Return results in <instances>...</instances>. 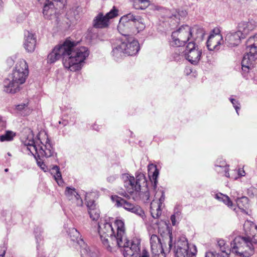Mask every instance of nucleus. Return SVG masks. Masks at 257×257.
I'll list each match as a JSON object with an SVG mask.
<instances>
[{
    "label": "nucleus",
    "mask_w": 257,
    "mask_h": 257,
    "mask_svg": "<svg viewBox=\"0 0 257 257\" xmlns=\"http://www.w3.org/2000/svg\"><path fill=\"white\" fill-rule=\"evenodd\" d=\"M122 41L123 44L126 45L124 48L125 55L133 56L138 52L140 49L139 44L133 37L125 38Z\"/></svg>",
    "instance_id": "nucleus-16"
},
{
    "label": "nucleus",
    "mask_w": 257,
    "mask_h": 257,
    "mask_svg": "<svg viewBox=\"0 0 257 257\" xmlns=\"http://www.w3.org/2000/svg\"><path fill=\"white\" fill-rule=\"evenodd\" d=\"M215 257H228V252H221V253L215 252Z\"/></svg>",
    "instance_id": "nucleus-49"
},
{
    "label": "nucleus",
    "mask_w": 257,
    "mask_h": 257,
    "mask_svg": "<svg viewBox=\"0 0 257 257\" xmlns=\"http://www.w3.org/2000/svg\"><path fill=\"white\" fill-rule=\"evenodd\" d=\"M191 28L188 25H183L178 30L172 33V40L170 45L172 46L180 47L184 46L187 42H189L192 35Z\"/></svg>",
    "instance_id": "nucleus-8"
},
{
    "label": "nucleus",
    "mask_w": 257,
    "mask_h": 257,
    "mask_svg": "<svg viewBox=\"0 0 257 257\" xmlns=\"http://www.w3.org/2000/svg\"><path fill=\"white\" fill-rule=\"evenodd\" d=\"M16 109L17 113L24 116L27 115L29 111L28 110V103L19 104L16 106Z\"/></svg>",
    "instance_id": "nucleus-33"
},
{
    "label": "nucleus",
    "mask_w": 257,
    "mask_h": 257,
    "mask_svg": "<svg viewBox=\"0 0 257 257\" xmlns=\"http://www.w3.org/2000/svg\"><path fill=\"white\" fill-rule=\"evenodd\" d=\"M245 236H237L230 242L229 252L235 253L241 257H249L254 252V247L251 245Z\"/></svg>",
    "instance_id": "nucleus-5"
},
{
    "label": "nucleus",
    "mask_w": 257,
    "mask_h": 257,
    "mask_svg": "<svg viewBox=\"0 0 257 257\" xmlns=\"http://www.w3.org/2000/svg\"><path fill=\"white\" fill-rule=\"evenodd\" d=\"M65 194L68 199L72 201V202L75 203L77 206H81L82 205V200L74 188L67 187Z\"/></svg>",
    "instance_id": "nucleus-22"
},
{
    "label": "nucleus",
    "mask_w": 257,
    "mask_h": 257,
    "mask_svg": "<svg viewBox=\"0 0 257 257\" xmlns=\"http://www.w3.org/2000/svg\"><path fill=\"white\" fill-rule=\"evenodd\" d=\"M180 52H177L176 51L174 54H173V58H174V59L175 60V61H179L180 59H181V56L180 55Z\"/></svg>",
    "instance_id": "nucleus-46"
},
{
    "label": "nucleus",
    "mask_w": 257,
    "mask_h": 257,
    "mask_svg": "<svg viewBox=\"0 0 257 257\" xmlns=\"http://www.w3.org/2000/svg\"><path fill=\"white\" fill-rule=\"evenodd\" d=\"M51 174H54L55 179L58 184H59V181L62 182V176L59 167L58 166L55 165L52 168Z\"/></svg>",
    "instance_id": "nucleus-35"
},
{
    "label": "nucleus",
    "mask_w": 257,
    "mask_h": 257,
    "mask_svg": "<svg viewBox=\"0 0 257 257\" xmlns=\"http://www.w3.org/2000/svg\"><path fill=\"white\" fill-rule=\"evenodd\" d=\"M43 232V230L41 227H37L35 229L34 233L37 243H39V240L41 241L42 240V234Z\"/></svg>",
    "instance_id": "nucleus-40"
},
{
    "label": "nucleus",
    "mask_w": 257,
    "mask_h": 257,
    "mask_svg": "<svg viewBox=\"0 0 257 257\" xmlns=\"http://www.w3.org/2000/svg\"><path fill=\"white\" fill-rule=\"evenodd\" d=\"M118 177V174L111 175L107 178V181L109 183L113 182Z\"/></svg>",
    "instance_id": "nucleus-44"
},
{
    "label": "nucleus",
    "mask_w": 257,
    "mask_h": 257,
    "mask_svg": "<svg viewBox=\"0 0 257 257\" xmlns=\"http://www.w3.org/2000/svg\"><path fill=\"white\" fill-rule=\"evenodd\" d=\"M140 242L138 240L129 241V244H125L123 248L124 257H150L149 252L143 249L140 253Z\"/></svg>",
    "instance_id": "nucleus-11"
},
{
    "label": "nucleus",
    "mask_w": 257,
    "mask_h": 257,
    "mask_svg": "<svg viewBox=\"0 0 257 257\" xmlns=\"http://www.w3.org/2000/svg\"><path fill=\"white\" fill-rule=\"evenodd\" d=\"M85 199L86 200V206L88 208V211L90 218L94 221L98 220L100 217V210L97 207L96 204L94 200H87L86 197Z\"/></svg>",
    "instance_id": "nucleus-23"
},
{
    "label": "nucleus",
    "mask_w": 257,
    "mask_h": 257,
    "mask_svg": "<svg viewBox=\"0 0 257 257\" xmlns=\"http://www.w3.org/2000/svg\"><path fill=\"white\" fill-rule=\"evenodd\" d=\"M161 194H162L160 198H159V203L158 204L161 206L162 204V203L164 202V201L165 200V193L164 192V191H162Z\"/></svg>",
    "instance_id": "nucleus-50"
},
{
    "label": "nucleus",
    "mask_w": 257,
    "mask_h": 257,
    "mask_svg": "<svg viewBox=\"0 0 257 257\" xmlns=\"http://www.w3.org/2000/svg\"><path fill=\"white\" fill-rule=\"evenodd\" d=\"M112 41H113V42L112 43V44L113 42H115V41H114V40H112Z\"/></svg>",
    "instance_id": "nucleus-61"
},
{
    "label": "nucleus",
    "mask_w": 257,
    "mask_h": 257,
    "mask_svg": "<svg viewBox=\"0 0 257 257\" xmlns=\"http://www.w3.org/2000/svg\"><path fill=\"white\" fill-rule=\"evenodd\" d=\"M59 123L60 124H62L64 126H65V125H66L67 124L68 122H67V121H66V120H62V121H59Z\"/></svg>",
    "instance_id": "nucleus-56"
},
{
    "label": "nucleus",
    "mask_w": 257,
    "mask_h": 257,
    "mask_svg": "<svg viewBox=\"0 0 257 257\" xmlns=\"http://www.w3.org/2000/svg\"><path fill=\"white\" fill-rule=\"evenodd\" d=\"M225 245V243L223 239H220L217 241V245L222 252H229V250H228L229 248L226 249Z\"/></svg>",
    "instance_id": "nucleus-42"
},
{
    "label": "nucleus",
    "mask_w": 257,
    "mask_h": 257,
    "mask_svg": "<svg viewBox=\"0 0 257 257\" xmlns=\"http://www.w3.org/2000/svg\"><path fill=\"white\" fill-rule=\"evenodd\" d=\"M132 24L135 26L138 32L144 30L145 27L140 16H136L130 13L121 17L117 26V29L122 35L126 36L127 34L124 32L127 31L129 26Z\"/></svg>",
    "instance_id": "nucleus-7"
},
{
    "label": "nucleus",
    "mask_w": 257,
    "mask_h": 257,
    "mask_svg": "<svg viewBox=\"0 0 257 257\" xmlns=\"http://www.w3.org/2000/svg\"><path fill=\"white\" fill-rule=\"evenodd\" d=\"M66 0H45L43 14L46 19L56 18L59 10L62 9L66 4Z\"/></svg>",
    "instance_id": "nucleus-9"
},
{
    "label": "nucleus",
    "mask_w": 257,
    "mask_h": 257,
    "mask_svg": "<svg viewBox=\"0 0 257 257\" xmlns=\"http://www.w3.org/2000/svg\"><path fill=\"white\" fill-rule=\"evenodd\" d=\"M181 210L180 209L176 207L175 208V212L174 214L172 215L171 216V220L172 221V224L173 225H175V218L176 217H179L181 215Z\"/></svg>",
    "instance_id": "nucleus-41"
},
{
    "label": "nucleus",
    "mask_w": 257,
    "mask_h": 257,
    "mask_svg": "<svg viewBox=\"0 0 257 257\" xmlns=\"http://www.w3.org/2000/svg\"><path fill=\"white\" fill-rule=\"evenodd\" d=\"M243 228L246 238L253 246V244H257V226L247 222L244 224Z\"/></svg>",
    "instance_id": "nucleus-15"
},
{
    "label": "nucleus",
    "mask_w": 257,
    "mask_h": 257,
    "mask_svg": "<svg viewBox=\"0 0 257 257\" xmlns=\"http://www.w3.org/2000/svg\"><path fill=\"white\" fill-rule=\"evenodd\" d=\"M5 254V252L4 251V252L2 254H0V257H4Z\"/></svg>",
    "instance_id": "nucleus-57"
},
{
    "label": "nucleus",
    "mask_w": 257,
    "mask_h": 257,
    "mask_svg": "<svg viewBox=\"0 0 257 257\" xmlns=\"http://www.w3.org/2000/svg\"><path fill=\"white\" fill-rule=\"evenodd\" d=\"M224 41L222 36L218 32V30L215 34H211L209 36L206 42L207 47L209 50H218V46L223 44Z\"/></svg>",
    "instance_id": "nucleus-18"
},
{
    "label": "nucleus",
    "mask_w": 257,
    "mask_h": 257,
    "mask_svg": "<svg viewBox=\"0 0 257 257\" xmlns=\"http://www.w3.org/2000/svg\"><path fill=\"white\" fill-rule=\"evenodd\" d=\"M89 55V51L85 47H77L76 43L67 39L62 44L54 47L48 55V62L53 63L60 58L65 68L71 71L80 70L82 63Z\"/></svg>",
    "instance_id": "nucleus-1"
},
{
    "label": "nucleus",
    "mask_w": 257,
    "mask_h": 257,
    "mask_svg": "<svg viewBox=\"0 0 257 257\" xmlns=\"http://www.w3.org/2000/svg\"><path fill=\"white\" fill-rule=\"evenodd\" d=\"M243 37L236 31L234 32H230L226 34L224 44L228 47H234L238 46Z\"/></svg>",
    "instance_id": "nucleus-21"
},
{
    "label": "nucleus",
    "mask_w": 257,
    "mask_h": 257,
    "mask_svg": "<svg viewBox=\"0 0 257 257\" xmlns=\"http://www.w3.org/2000/svg\"><path fill=\"white\" fill-rule=\"evenodd\" d=\"M238 175L239 176H244L245 175V172L243 170H241L239 169L237 171Z\"/></svg>",
    "instance_id": "nucleus-54"
},
{
    "label": "nucleus",
    "mask_w": 257,
    "mask_h": 257,
    "mask_svg": "<svg viewBox=\"0 0 257 257\" xmlns=\"http://www.w3.org/2000/svg\"><path fill=\"white\" fill-rule=\"evenodd\" d=\"M117 227L116 234H115L112 225L106 221L101 220L98 223V233L101 240L108 251H111L113 246L123 247L129 244V240L125 236L124 224L121 220L115 222Z\"/></svg>",
    "instance_id": "nucleus-2"
},
{
    "label": "nucleus",
    "mask_w": 257,
    "mask_h": 257,
    "mask_svg": "<svg viewBox=\"0 0 257 257\" xmlns=\"http://www.w3.org/2000/svg\"><path fill=\"white\" fill-rule=\"evenodd\" d=\"M160 207H161V205H158L157 207V211H156V214L154 213V215L155 216L156 218H158V217H159L162 214V211L160 209Z\"/></svg>",
    "instance_id": "nucleus-45"
},
{
    "label": "nucleus",
    "mask_w": 257,
    "mask_h": 257,
    "mask_svg": "<svg viewBox=\"0 0 257 257\" xmlns=\"http://www.w3.org/2000/svg\"><path fill=\"white\" fill-rule=\"evenodd\" d=\"M236 203L239 209L242 212H245V210L249 207L248 199L245 196L238 198L236 200Z\"/></svg>",
    "instance_id": "nucleus-31"
},
{
    "label": "nucleus",
    "mask_w": 257,
    "mask_h": 257,
    "mask_svg": "<svg viewBox=\"0 0 257 257\" xmlns=\"http://www.w3.org/2000/svg\"><path fill=\"white\" fill-rule=\"evenodd\" d=\"M35 158L37 160V164L43 170H44V167L45 166V165L44 164L43 162H41V160H42V159H41V157H40V159L39 158V161L38 159H37L35 156H34ZM44 157H42V158H43Z\"/></svg>",
    "instance_id": "nucleus-47"
},
{
    "label": "nucleus",
    "mask_w": 257,
    "mask_h": 257,
    "mask_svg": "<svg viewBox=\"0 0 257 257\" xmlns=\"http://www.w3.org/2000/svg\"><path fill=\"white\" fill-rule=\"evenodd\" d=\"M122 179L124 182V186L130 194L125 193L124 196L127 198H130V195L135 192L136 194L139 193L143 185H146L147 180L145 175L140 173L136 176V179L134 176H131L128 174H124L122 175Z\"/></svg>",
    "instance_id": "nucleus-6"
},
{
    "label": "nucleus",
    "mask_w": 257,
    "mask_h": 257,
    "mask_svg": "<svg viewBox=\"0 0 257 257\" xmlns=\"http://www.w3.org/2000/svg\"><path fill=\"white\" fill-rule=\"evenodd\" d=\"M25 40L24 43V48L28 52L34 51L36 44V39L34 35L29 31L25 33Z\"/></svg>",
    "instance_id": "nucleus-24"
},
{
    "label": "nucleus",
    "mask_w": 257,
    "mask_h": 257,
    "mask_svg": "<svg viewBox=\"0 0 257 257\" xmlns=\"http://www.w3.org/2000/svg\"><path fill=\"white\" fill-rule=\"evenodd\" d=\"M8 155L9 156H11V154L10 153H8Z\"/></svg>",
    "instance_id": "nucleus-59"
},
{
    "label": "nucleus",
    "mask_w": 257,
    "mask_h": 257,
    "mask_svg": "<svg viewBox=\"0 0 257 257\" xmlns=\"http://www.w3.org/2000/svg\"><path fill=\"white\" fill-rule=\"evenodd\" d=\"M134 1H135V2H136V0H134Z\"/></svg>",
    "instance_id": "nucleus-62"
},
{
    "label": "nucleus",
    "mask_w": 257,
    "mask_h": 257,
    "mask_svg": "<svg viewBox=\"0 0 257 257\" xmlns=\"http://www.w3.org/2000/svg\"><path fill=\"white\" fill-rule=\"evenodd\" d=\"M111 199L113 202H115V205L117 207H123L125 210L134 213L142 217H143L145 215L144 211L139 206L135 205L121 197L116 195H112Z\"/></svg>",
    "instance_id": "nucleus-14"
},
{
    "label": "nucleus",
    "mask_w": 257,
    "mask_h": 257,
    "mask_svg": "<svg viewBox=\"0 0 257 257\" xmlns=\"http://www.w3.org/2000/svg\"><path fill=\"white\" fill-rule=\"evenodd\" d=\"M95 126V125L94 126H93V129L96 130V131H98L97 128H95V127H94Z\"/></svg>",
    "instance_id": "nucleus-58"
},
{
    "label": "nucleus",
    "mask_w": 257,
    "mask_h": 257,
    "mask_svg": "<svg viewBox=\"0 0 257 257\" xmlns=\"http://www.w3.org/2000/svg\"><path fill=\"white\" fill-rule=\"evenodd\" d=\"M255 23L252 20L247 21H243L238 24L237 32L244 39L250 32L255 29Z\"/></svg>",
    "instance_id": "nucleus-17"
},
{
    "label": "nucleus",
    "mask_w": 257,
    "mask_h": 257,
    "mask_svg": "<svg viewBox=\"0 0 257 257\" xmlns=\"http://www.w3.org/2000/svg\"><path fill=\"white\" fill-rule=\"evenodd\" d=\"M15 134L12 131H8L6 134L0 137V141H11L13 140Z\"/></svg>",
    "instance_id": "nucleus-37"
},
{
    "label": "nucleus",
    "mask_w": 257,
    "mask_h": 257,
    "mask_svg": "<svg viewBox=\"0 0 257 257\" xmlns=\"http://www.w3.org/2000/svg\"><path fill=\"white\" fill-rule=\"evenodd\" d=\"M5 171L6 172L8 171V169H6L5 170Z\"/></svg>",
    "instance_id": "nucleus-60"
},
{
    "label": "nucleus",
    "mask_w": 257,
    "mask_h": 257,
    "mask_svg": "<svg viewBox=\"0 0 257 257\" xmlns=\"http://www.w3.org/2000/svg\"><path fill=\"white\" fill-rule=\"evenodd\" d=\"M257 59V35L250 37L246 41V53L241 61L242 74L246 79L253 72L254 64Z\"/></svg>",
    "instance_id": "nucleus-3"
},
{
    "label": "nucleus",
    "mask_w": 257,
    "mask_h": 257,
    "mask_svg": "<svg viewBox=\"0 0 257 257\" xmlns=\"http://www.w3.org/2000/svg\"><path fill=\"white\" fill-rule=\"evenodd\" d=\"M192 35H191V41L199 42L203 40L205 35V31L202 28L198 26H194L191 28Z\"/></svg>",
    "instance_id": "nucleus-27"
},
{
    "label": "nucleus",
    "mask_w": 257,
    "mask_h": 257,
    "mask_svg": "<svg viewBox=\"0 0 257 257\" xmlns=\"http://www.w3.org/2000/svg\"><path fill=\"white\" fill-rule=\"evenodd\" d=\"M46 141L42 142L39 139L35 140L32 137L31 139H27L24 143L25 146H27V149L34 156L32 153V150L30 147L36 151L38 155V157L40 159V157L49 158L53 155L55 153L54 149L51 143L50 140L48 139L47 136L45 135Z\"/></svg>",
    "instance_id": "nucleus-4"
},
{
    "label": "nucleus",
    "mask_w": 257,
    "mask_h": 257,
    "mask_svg": "<svg viewBox=\"0 0 257 257\" xmlns=\"http://www.w3.org/2000/svg\"><path fill=\"white\" fill-rule=\"evenodd\" d=\"M215 252L212 251H208L206 253L205 257H215Z\"/></svg>",
    "instance_id": "nucleus-51"
},
{
    "label": "nucleus",
    "mask_w": 257,
    "mask_h": 257,
    "mask_svg": "<svg viewBox=\"0 0 257 257\" xmlns=\"http://www.w3.org/2000/svg\"><path fill=\"white\" fill-rule=\"evenodd\" d=\"M21 86L17 83L11 77L6 78L3 82V91L8 93L14 94L19 92Z\"/></svg>",
    "instance_id": "nucleus-20"
},
{
    "label": "nucleus",
    "mask_w": 257,
    "mask_h": 257,
    "mask_svg": "<svg viewBox=\"0 0 257 257\" xmlns=\"http://www.w3.org/2000/svg\"><path fill=\"white\" fill-rule=\"evenodd\" d=\"M215 198L219 201H222L229 207L233 209L234 210L235 209V208H233V205L232 202L227 195H224L221 193H217L215 195Z\"/></svg>",
    "instance_id": "nucleus-32"
},
{
    "label": "nucleus",
    "mask_w": 257,
    "mask_h": 257,
    "mask_svg": "<svg viewBox=\"0 0 257 257\" xmlns=\"http://www.w3.org/2000/svg\"><path fill=\"white\" fill-rule=\"evenodd\" d=\"M148 170L150 179L153 184L154 188H156L158 183L157 178L159 175V171L157 169L156 166L154 165L153 164L149 165Z\"/></svg>",
    "instance_id": "nucleus-29"
},
{
    "label": "nucleus",
    "mask_w": 257,
    "mask_h": 257,
    "mask_svg": "<svg viewBox=\"0 0 257 257\" xmlns=\"http://www.w3.org/2000/svg\"><path fill=\"white\" fill-rule=\"evenodd\" d=\"M215 257H228V252H221V253L215 252Z\"/></svg>",
    "instance_id": "nucleus-48"
},
{
    "label": "nucleus",
    "mask_w": 257,
    "mask_h": 257,
    "mask_svg": "<svg viewBox=\"0 0 257 257\" xmlns=\"http://www.w3.org/2000/svg\"><path fill=\"white\" fill-rule=\"evenodd\" d=\"M175 249L177 248H189L188 242L186 238L183 237L177 241L175 243Z\"/></svg>",
    "instance_id": "nucleus-36"
},
{
    "label": "nucleus",
    "mask_w": 257,
    "mask_h": 257,
    "mask_svg": "<svg viewBox=\"0 0 257 257\" xmlns=\"http://www.w3.org/2000/svg\"><path fill=\"white\" fill-rule=\"evenodd\" d=\"M215 170L218 173H223L226 177H230L228 172V166L225 161L222 159H218L215 165Z\"/></svg>",
    "instance_id": "nucleus-28"
},
{
    "label": "nucleus",
    "mask_w": 257,
    "mask_h": 257,
    "mask_svg": "<svg viewBox=\"0 0 257 257\" xmlns=\"http://www.w3.org/2000/svg\"><path fill=\"white\" fill-rule=\"evenodd\" d=\"M82 255H85L86 257H98L97 253L94 251H91L89 247L84 248L81 250Z\"/></svg>",
    "instance_id": "nucleus-38"
},
{
    "label": "nucleus",
    "mask_w": 257,
    "mask_h": 257,
    "mask_svg": "<svg viewBox=\"0 0 257 257\" xmlns=\"http://www.w3.org/2000/svg\"><path fill=\"white\" fill-rule=\"evenodd\" d=\"M172 233H170L169 235V250L171 249L172 247Z\"/></svg>",
    "instance_id": "nucleus-55"
},
{
    "label": "nucleus",
    "mask_w": 257,
    "mask_h": 257,
    "mask_svg": "<svg viewBox=\"0 0 257 257\" xmlns=\"http://www.w3.org/2000/svg\"><path fill=\"white\" fill-rule=\"evenodd\" d=\"M118 15V10L113 7L112 9L105 16L99 13L93 21V26L95 28L103 29L107 28L109 25V20Z\"/></svg>",
    "instance_id": "nucleus-13"
},
{
    "label": "nucleus",
    "mask_w": 257,
    "mask_h": 257,
    "mask_svg": "<svg viewBox=\"0 0 257 257\" xmlns=\"http://www.w3.org/2000/svg\"><path fill=\"white\" fill-rule=\"evenodd\" d=\"M68 232L69 237L72 241L76 242L80 246H82V243L84 244L83 239L79 237L80 233L75 228H69Z\"/></svg>",
    "instance_id": "nucleus-30"
},
{
    "label": "nucleus",
    "mask_w": 257,
    "mask_h": 257,
    "mask_svg": "<svg viewBox=\"0 0 257 257\" xmlns=\"http://www.w3.org/2000/svg\"><path fill=\"white\" fill-rule=\"evenodd\" d=\"M229 100L231 101V102L232 103L234 108H235L237 114L238 115L239 114L238 110L240 108V103L239 102V101L238 100H237L232 97H230L229 98Z\"/></svg>",
    "instance_id": "nucleus-43"
},
{
    "label": "nucleus",
    "mask_w": 257,
    "mask_h": 257,
    "mask_svg": "<svg viewBox=\"0 0 257 257\" xmlns=\"http://www.w3.org/2000/svg\"><path fill=\"white\" fill-rule=\"evenodd\" d=\"M153 257H165L164 250L162 252H158V254H156L155 253H153Z\"/></svg>",
    "instance_id": "nucleus-52"
},
{
    "label": "nucleus",
    "mask_w": 257,
    "mask_h": 257,
    "mask_svg": "<svg viewBox=\"0 0 257 257\" xmlns=\"http://www.w3.org/2000/svg\"><path fill=\"white\" fill-rule=\"evenodd\" d=\"M126 45L123 44L122 40L116 39L112 44L111 55L116 60L122 58L125 56L124 48Z\"/></svg>",
    "instance_id": "nucleus-19"
},
{
    "label": "nucleus",
    "mask_w": 257,
    "mask_h": 257,
    "mask_svg": "<svg viewBox=\"0 0 257 257\" xmlns=\"http://www.w3.org/2000/svg\"><path fill=\"white\" fill-rule=\"evenodd\" d=\"M196 252V247L194 245L190 250H189V248H177L175 251L176 257H192L195 255Z\"/></svg>",
    "instance_id": "nucleus-26"
},
{
    "label": "nucleus",
    "mask_w": 257,
    "mask_h": 257,
    "mask_svg": "<svg viewBox=\"0 0 257 257\" xmlns=\"http://www.w3.org/2000/svg\"><path fill=\"white\" fill-rule=\"evenodd\" d=\"M157 211V208L156 209H154L153 208V207H151V215L154 218H156V217H155V216L154 215V213H155L156 214V211Z\"/></svg>",
    "instance_id": "nucleus-53"
},
{
    "label": "nucleus",
    "mask_w": 257,
    "mask_h": 257,
    "mask_svg": "<svg viewBox=\"0 0 257 257\" xmlns=\"http://www.w3.org/2000/svg\"><path fill=\"white\" fill-rule=\"evenodd\" d=\"M202 51L196 42L189 41L186 46L185 55L186 59L193 65H197L200 60Z\"/></svg>",
    "instance_id": "nucleus-12"
},
{
    "label": "nucleus",
    "mask_w": 257,
    "mask_h": 257,
    "mask_svg": "<svg viewBox=\"0 0 257 257\" xmlns=\"http://www.w3.org/2000/svg\"><path fill=\"white\" fill-rule=\"evenodd\" d=\"M186 12L182 11L181 12H174L172 14V16H170L171 18L174 19V20H180V17H183L186 16Z\"/></svg>",
    "instance_id": "nucleus-39"
},
{
    "label": "nucleus",
    "mask_w": 257,
    "mask_h": 257,
    "mask_svg": "<svg viewBox=\"0 0 257 257\" xmlns=\"http://www.w3.org/2000/svg\"><path fill=\"white\" fill-rule=\"evenodd\" d=\"M28 74V65L25 60H21L16 65L11 78L21 86L25 82Z\"/></svg>",
    "instance_id": "nucleus-10"
},
{
    "label": "nucleus",
    "mask_w": 257,
    "mask_h": 257,
    "mask_svg": "<svg viewBox=\"0 0 257 257\" xmlns=\"http://www.w3.org/2000/svg\"><path fill=\"white\" fill-rule=\"evenodd\" d=\"M150 244L152 253L158 254V252H162L164 250L160 238L156 234L151 235Z\"/></svg>",
    "instance_id": "nucleus-25"
},
{
    "label": "nucleus",
    "mask_w": 257,
    "mask_h": 257,
    "mask_svg": "<svg viewBox=\"0 0 257 257\" xmlns=\"http://www.w3.org/2000/svg\"><path fill=\"white\" fill-rule=\"evenodd\" d=\"M149 5V0H136L134 4V7L136 9H144Z\"/></svg>",
    "instance_id": "nucleus-34"
}]
</instances>
